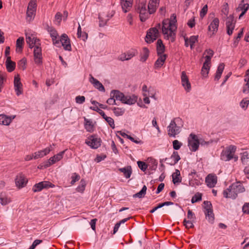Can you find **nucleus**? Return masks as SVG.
Wrapping results in <instances>:
<instances>
[{"label": "nucleus", "mask_w": 249, "mask_h": 249, "mask_svg": "<svg viewBox=\"0 0 249 249\" xmlns=\"http://www.w3.org/2000/svg\"><path fill=\"white\" fill-rule=\"evenodd\" d=\"M14 84L16 94L19 96L22 93V85L20 82V79L18 75L15 76Z\"/></svg>", "instance_id": "nucleus-10"}, {"label": "nucleus", "mask_w": 249, "mask_h": 249, "mask_svg": "<svg viewBox=\"0 0 249 249\" xmlns=\"http://www.w3.org/2000/svg\"><path fill=\"white\" fill-rule=\"evenodd\" d=\"M223 196L226 198H231L235 199L237 196V193L234 191V189L231 188L230 185L228 188L223 191Z\"/></svg>", "instance_id": "nucleus-14"}, {"label": "nucleus", "mask_w": 249, "mask_h": 249, "mask_svg": "<svg viewBox=\"0 0 249 249\" xmlns=\"http://www.w3.org/2000/svg\"><path fill=\"white\" fill-rule=\"evenodd\" d=\"M60 44L63 47L65 50L70 51L71 50V45L70 43V40L68 37V36L63 34L61 35L60 38Z\"/></svg>", "instance_id": "nucleus-8"}, {"label": "nucleus", "mask_w": 249, "mask_h": 249, "mask_svg": "<svg viewBox=\"0 0 249 249\" xmlns=\"http://www.w3.org/2000/svg\"><path fill=\"white\" fill-rule=\"evenodd\" d=\"M208 11V6L205 5L203 6L200 12V16L203 18L207 14Z\"/></svg>", "instance_id": "nucleus-57"}, {"label": "nucleus", "mask_w": 249, "mask_h": 249, "mask_svg": "<svg viewBox=\"0 0 249 249\" xmlns=\"http://www.w3.org/2000/svg\"><path fill=\"white\" fill-rule=\"evenodd\" d=\"M160 27V23H158L156 27L151 28L147 32L145 37V41L148 43H151L155 40L159 36V30L157 28Z\"/></svg>", "instance_id": "nucleus-3"}, {"label": "nucleus", "mask_w": 249, "mask_h": 249, "mask_svg": "<svg viewBox=\"0 0 249 249\" xmlns=\"http://www.w3.org/2000/svg\"><path fill=\"white\" fill-rule=\"evenodd\" d=\"M26 59L23 58L18 63V66L20 69L24 70L26 69Z\"/></svg>", "instance_id": "nucleus-44"}, {"label": "nucleus", "mask_w": 249, "mask_h": 249, "mask_svg": "<svg viewBox=\"0 0 249 249\" xmlns=\"http://www.w3.org/2000/svg\"><path fill=\"white\" fill-rule=\"evenodd\" d=\"M236 147L231 145L227 147L226 150L223 151L221 154V159L224 161H229L233 158L234 154L236 151Z\"/></svg>", "instance_id": "nucleus-5"}, {"label": "nucleus", "mask_w": 249, "mask_h": 249, "mask_svg": "<svg viewBox=\"0 0 249 249\" xmlns=\"http://www.w3.org/2000/svg\"><path fill=\"white\" fill-rule=\"evenodd\" d=\"M180 176V171L178 169H176L175 172L172 176L174 184H176V183L181 182V178H179Z\"/></svg>", "instance_id": "nucleus-30"}, {"label": "nucleus", "mask_w": 249, "mask_h": 249, "mask_svg": "<svg viewBox=\"0 0 249 249\" xmlns=\"http://www.w3.org/2000/svg\"><path fill=\"white\" fill-rule=\"evenodd\" d=\"M169 23L168 20L167 19L163 20L162 31L163 34H167L169 29Z\"/></svg>", "instance_id": "nucleus-37"}, {"label": "nucleus", "mask_w": 249, "mask_h": 249, "mask_svg": "<svg viewBox=\"0 0 249 249\" xmlns=\"http://www.w3.org/2000/svg\"><path fill=\"white\" fill-rule=\"evenodd\" d=\"M137 97L135 95L125 96L124 94V97H122L121 102L123 104L131 105L134 104L137 102Z\"/></svg>", "instance_id": "nucleus-16"}, {"label": "nucleus", "mask_w": 249, "mask_h": 249, "mask_svg": "<svg viewBox=\"0 0 249 249\" xmlns=\"http://www.w3.org/2000/svg\"><path fill=\"white\" fill-rule=\"evenodd\" d=\"M235 21H234V17L233 15H230L227 18V21L226 22V26L229 25H235Z\"/></svg>", "instance_id": "nucleus-48"}, {"label": "nucleus", "mask_w": 249, "mask_h": 249, "mask_svg": "<svg viewBox=\"0 0 249 249\" xmlns=\"http://www.w3.org/2000/svg\"><path fill=\"white\" fill-rule=\"evenodd\" d=\"M183 225L185 226L186 228L190 229L194 227V224L191 220H187L186 219H184L183 220Z\"/></svg>", "instance_id": "nucleus-51"}, {"label": "nucleus", "mask_w": 249, "mask_h": 249, "mask_svg": "<svg viewBox=\"0 0 249 249\" xmlns=\"http://www.w3.org/2000/svg\"><path fill=\"white\" fill-rule=\"evenodd\" d=\"M39 45H36L34 50L35 62L37 65H41L42 64V50Z\"/></svg>", "instance_id": "nucleus-7"}, {"label": "nucleus", "mask_w": 249, "mask_h": 249, "mask_svg": "<svg viewBox=\"0 0 249 249\" xmlns=\"http://www.w3.org/2000/svg\"><path fill=\"white\" fill-rule=\"evenodd\" d=\"M36 11H34L33 10H27L26 12V19L29 22H30L32 20H33L34 18L35 13Z\"/></svg>", "instance_id": "nucleus-35"}, {"label": "nucleus", "mask_w": 249, "mask_h": 249, "mask_svg": "<svg viewBox=\"0 0 249 249\" xmlns=\"http://www.w3.org/2000/svg\"><path fill=\"white\" fill-rule=\"evenodd\" d=\"M137 164L139 168L142 171H145L148 167L147 164L145 162L142 161H137Z\"/></svg>", "instance_id": "nucleus-47"}, {"label": "nucleus", "mask_w": 249, "mask_h": 249, "mask_svg": "<svg viewBox=\"0 0 249 249\" xmlns=\"http://www.w3.org/2000/svg\"><path fill=\"white\" fill-rule=\"evenodd\" d=\"M177 22V19H176V16L175 14H173L172 15L170 18V20L169 21V28H173L175 27V29H177V27L176 26L175 23Z\"/></svg>", "instance_id": "nucleus-39"}, {"label": "nucleus", "mask_w": 249, "mask_h": 249, "mask_svg": "<svg viewBox=\"0 0 249 249\" xmlns=\"http://www.w3.org/2000/svg\"><path fill=\"white\" fill-rule=\"evenodd\" d=\"M235 27V25H232L231 26H226L227 28V33L229 35L231 36L232 35L233 30H234Z\"/></svg>", "instance_id": "nucleus-60"}, {"label": "nucleus", "mask_w": 249, "mask_h": 249, "mask_svg": "<svg viewBox=\"0 0 249 249\" xmlns=\"http://www.w3.org/2000/svg\"><path fill=\"white\" fill-rule=\"evenodd\" d=\"M217 178L215 175L209 174L205 178V182L210 188H213L217 183Z\"/></svg>", "instance_id": "nucleus-12"}, {"label": "nucleus", "mask_w": 249, "mask_h": 249, "mask_svg": "<svg viewBox=\"0 0 249 249\" xmlns=\"http://www.w3.org/2000/svg\"><path fill=\"white\" fill-rule=\"evenodd\" d=\"M80 178V177L79 175L76 173H74L73 175L71 177L72 180L71 181V184H73L75 182L79 180Z\"/></svg>", "instance_id": "nucleus-59"}, {"label": "nucleus", "mask_w": 249, "mask_h": 249, "mask_svg": "<svg viewBox=\"0 0 249 249\" xmlns=\"http://www.w3.org/2000/svg\"><path fill=\"white\" fill-rule=\"evenodd\" d=\"M111 97H114L115 100L121 101L124 97V93L118 90H112L110 93Z\"/></svg>", "instance_id": "nucleus-27"}, {"label": "nucleus", "mask_w": 249, "mask_h": 249, "mask_svg": "<svg viewBox=\"0 0 249 249\" xmlns=\"http://www.w3.org/2000/svg\"><path fill=\"white\" fill-rule=\"evenodd\" d=\"M86 185V181L84 179H82L80 181V185L77 187L76 190L79 192H83L85 190Z\"/></svg>", "instance_id": "nucleus-43"}, {"label": "nucleus", "mask_w": 249, "mask_h": 249, "mask_svg": "<svg viewBox=\"0 0 249 249\" xmlns=\"http://www.w3.org/2000/svg\"><path fill=\"white\" fill-rule=\"evenodd\" d=\"M54 185L49 181H43L38 183L35 184L32 188L34 192H38L41 191L43 189H47L49 188H53Z\"/></svg>", "instance_id": "nucleus-6"}, {"label": "nucleus", "mask_w": 249, "mask_h": 249, "mask_svg": "<svg viewBox=\"0 0 249 249\" xmlns=\"http://www.w3.org/2000/svg\"><path fill=\"white\" fill-rule=\"evenodd\" d=\"M203 204L204 205V209L205 210L204 212L210 211L213 210L212 205L210 201H204Z\"/></svg>", "instance_id": "nucleus-50"}, {"label": "nucleus", "mask_w": 249, "mask_h": 249, "mask_svg": "<svg viewBox=\"0 0 249 249\" xmlns=\"http://www.w3.org/2000/svg\"><path fill=\"white\" fill-rule=\"evenodd\" d=\"M242 211L244 213L249 214V203H246L242 207Z\"/></svg>", "instance_id": "nucleus-63"}, {"label": "nucleus", "mask_w": 249, "mask_h": 249, "mask_svg": "<svg viewBox=\"0 0 249 249\" xmlns=\"http://www.w3.org/2000/svg\"><path fill=\"white\" fill-rule=\"evenodd\" d=\"M225 65L224 63H220L217 68L216 72L214 77V79L215 80H218L221 76V74L223 71V70L224 69Z\"/></svg>", "instance_id": "nucleus-29"}, {"label": "nucleus", "mask_w": 249, "mask_h": 249, "mask_svg": "<svg viewBox=\"0 0 249 249\" xmlns=\"http://www.w3.org/2000/svg\"><path fill=\"white\" fill-rule=\"evenodd\" d=\"M65 153V151L60 152L58 154L54 155L53 157L50 158L48 160L49 164H47V166H50L53 164H54L56 161H59L63 158V156Z\"/></svg>", "instance_id": "nucleus-22"}, {"label": "nucleus", "mask_w": 249, "mask_h": 249, "mask_svg": "<svg viewBox=\"0 0 249 249\" xmlns=\"http://www.w3.org/2000/svg\"><path fill=\"white\" fill-rule=\"evenodd\" d=\"M24 42V38L23 37H19L16 41V46L17 48H22V44Z\"/></svg>", "instance_id": "nucleus-55"}, {"label": "nucleus", "mask_w": 249, "mask_h": 249, "mask_svg": "<svg viewBox=\"0 0 249 249\" xmlns=\"http://www.w3.org/2000/svg\"><path fill=\"white\" fill-rule=\"evenodd\" d=\"M26 40L27 44H29V47L32 48L36 45H40L38 43L39 39L33 35H26Z\"/></svg>", "instance_id": "nucleus-11"}, {"label": "nucleus", "mask_w": 249, "mask_h": 249, "mask_svg": "<svg viewBox=\"0 0 249 249\" xmlns=\"http://www.w3.org/2000/svg\"><path fill=\"white\" fill-rule=\"evenodd\" d=\"M85 128L88 132H92L94 131V125L90 120L84 118Z\"/></svg>", "instance_id": "nucleus-28"}, {"label": "nucleus", "mask_w": 249, "mask_h": 249, "mask_svg": "<svg viewBox=\"0 0 249 249\" xmlns=\"http://www.w3.org/2000/svg\"><path fill=\"white\" fill-rule=\"evenodd\" d=\"M202 194L200 193H196L192 198L191 199V202L192 203H196V202H198L199 201L201 200L202 199Z\"/></svg>", "instance_id": "nucleus-42"}, {"label": "nucleus", "mask_w": 249, "mask_h": 249, "mask_svg": "<svg viewBox=\"0 0 249 249\" xmlns=\"http://www.w3.org/2000/svg\"><path fill=\"white\" fill-rule=\"evenodd\" d=\"M181 84L187 91H189L191 90V86L189 80H187L184 83H182Z\"/></svg>", "instance_id": "nucleus-54"}, {"label": "nucleus", "mask_w": 249, "mask_h": 249, "mask_svg": "<svg viewBox=\"0 0 249 249\" xmlns=\"http://www.w3.org/2000/svg\"><path fill=\"white\" fill-rule=\"evenodd\" d=\"M165 51V46L162 43V41L159 39L157 42V53L158 55H163V53Z\"/></svg>", "instance_id": "nucleus-26"}, {"label": "nucleus", "mask_w": 249, "mask_h": 249, "mask_svg": "<svg viewBox=\"0 0 249 249\" xmlns=\"http://www.w3.org/2000/svg\"><path fill=\"white\" fill-rule=\"evenodd\" d=\"M181 120L179 118H177L172 120L170 124L167 127L168 134L170 137H175L180 132L182 124L179 125Z\"/></svg>", "instance_id": "nucleus-1"}, {"label": "nucleus", "mask_w": 249, "mask_h": 249, "mask_svg": "<svg viewBox=\"0 0 249 249\" xmlns=\"http://www.w3.org/2000/svg\"><path fill=\"white\" fill-rule=\"evenodd\" d=\"M199 144L203 145V142H200L197 136L195 134L191 133L188 138V146L191 151L195 152L199 147Z\"/></svg>", "instance_id": "nucleus-4"}, {"label": "nucleus", "mask_w": 249, "mask_h": 249, "mask_svg": "<svg viewBox=\"0 0 249 249\" xmlns=\"http://www.w3.org/2000/svg\"><path fill=\"white\" fill-rule=\"evenodd\" d=\"M174 28H169L168 31H169V33L168 34V32L167 33V34H166L167 35L166 37L167 39H169V37H171V42H174L175 40L176 37V35L175 33L174 32Z\"/></svg>", "instance_id": "nucleus-40"}, {"label": "nucleus", "mask_w": 249, "mask_h": 249, "mask_svg": "<svg viewBox=\"0 0 249 249\" xmlns=\"http://www.w3.org/2000/svg\"><path fill=\"white\" fill-rule=\"evenodd\" d=\"M135 9L140 14V18L141 21H145L150 15L146 9V1L143 0L135 5Z\"/></svg>", "instance_id": "nucleus-2"}, {"label": "nucleus", "mask_w": 249, "mask_h": 249, "mask_svg": "<svg viewBox=\"0 0 249 249\" xmlns=\"http://www.w3.org/2000/svg\"><path fill=\"white\" fill-rule=\"evenodd\" d=\"M231 187L234 189V191L237 193V195L238 193H243L245 191V188L238 182L231 185Z\"/></svg>", "instance_id": "nucleus-31"}, {"label": "nucleus", "mask_w": 249, "mask_h": 249, "mask_svg": "<svg viewBox=\"0 0 249 249\" xmlns=\"http://www.w3.org/2000/svg\"><path fill=\"white\" fill-rule=\"evenodd\" d=\"M188 80H189V79L186 74V72L184 71H182L181 75V83H184L185 81H186Z\"/></svg>", "instance_id": "nucleus-64"}, {"label": "nucleus", "mask_w": 249, "mask_h": 249, "mask_svg": "<svg viewBox=\"0 0 249 249\" xmlns=\"http://www.w3.org/2000/svg\"><path fill=\"white\" fill-rule=\"evenodd\" d=\"M119 171L123 173L124 177L126 178H128L130 177L132 172V168L130 166L119 168Z\"/></svg>", "instance_id": "nucleus-25"}, {"label": "nucleus", "mask_w": 249, "mask_h": 249, "mask_svg": "<svg viewBox=\"0 0 249 249\" xmlns=\"http://www.w3.org/2000/svg\"><path fill=\"white\" fill-rule=\"evenodd\" d=\"M160 0H150L148 5V10L150 14L154 13L159 4Z\"/></svg>", "instance_id": "nucleus-17"}, {"label": "nucleus", "mask_w": 249, "mask_h": 249, "mask_svg": "<svg viewBox=\"0 0 249 249\" xmlns=\"http://www.w3.org/2000/svg\"><path fill=\"white\" fill-rule=\"evenodd\" d=\"M11 201L10 199L5 196L3 193L0 194V202L2 205H6Z\"/></svg>", "instance_id": "nucleus-38"}, {"label": "nucleus", "mask_w": 249, "mask_h": 249, "mask_svg": "<svg viewBox=\"0 0 249 249\" xmlns=\"http://www.w3.org/2000/svg\"><path fill=\"white\" fill-rule=\"evenodd\" d=\"M89 82L99 91L103 92L105 91V89L103 84L97 79L94 78L91 75H90Z\"/></svg>", "instance_id": "nucleus-15"}, {"label": "nucleus", "mask_w": 249, "mask_h": 249, "mask_svg": "<svg viewBox=\"0 0 249 249\" xmlns=\"http://www.w3.org/2000/svg\"><path fill=\"white\" fill-rule=\"evenodd\" d=\"M219 24V19L216 18H214L208 27L209 30L211 31L212 30V31H213V34H214L217 32L218 30Z\"/></svg>", "instance_id": "nucleus-23"}, {"label": "nucleus", "mask_w": 249, "mask_h": 249, "mask_svg": "<svg viewBox=\"0 0 249 249\" xmlns=\"http://www.w3.org/2000/svg\"><path fill=\"white\" fill-rule=\"evenodd\" d=\"M77 35L78 38H81L84 41L87 39L88 34L86 32L82 33L81 28L79 24L77 29Z\"/></svg>", "instance_id": "nucleus-33"}, {"label": "nucleus", "mask_w": 249, "mask_h": 249, "mask_svg": "<svg viewBox=\"0 0 249 249\" xmlns=\"http://www.w3.org/2000/svg\"><path fill=\"white\" fill-rule=\"evenodd\" d=\"M85 101V97L84 96H77L75 98V102L77 104H82Z\"/></svg>", "instance_id": "nucleus-56"}, {"label": "nucleus", "mask_w": 249, "mask_h": 249, "mask_svg": "<svg viewBox=\"0 0 249 249\" xmlns=\"http://www.w3.org/2000/svg\"><path fill=\"white\" fill-rule=\"evenodd\" d=\"M149 51L147 48H143L142 53H141L140 60L142 62H145L149 56Z\"/></svg>", "instance_id": "nucleus-32"}, {"label": "nucleus", "mask_w": 249, "mask_h": 249, "mask_svg": "<svg viewBox=\"0 0 249 249\" xmlns=\"http://www.w3.org/2000/svg\"><path fill=\"white\" fill-rule=\"evenodd\" d=\"M101 140L97 138H93L90 141H86V143L92 148L97 149L101 145Z\"/></svg>", "instance_id": "nucleus-21"}, {"label": "nucleus", "mask_w": 249, "mask_h": 249, "mask_svg": "<svg viewBox=\"0 0 249 249\" xmlns=\"http://www.w3.org/2000/svg\"><path fill=\"white\" fill-rule=\"evenodd\" d=\"M16 63L11 59L10 56H7L5 66L7 71L9 72L13 71L16 68Z\"/></svg>", "instance_id": "nucleus-19"}, {"label": "nucleus", "mask_w": 249, "mask_h": 249, "mask_svg": "<svg viewBox=\"0 0 249 249\" xmlns=\"http://www.w3.org/2000/svg\"><path fill=\"white\" fill-rule=\"evenodd\" d=\"M90 108L93 110L96 111L98 112L103 117L105 116V112L100 108H99L97 107H91Z\"/></svg>", "instance_id": "nucleus-58"}, {"label": "nucleus", "mask_w": 249, "mask_h": 249, "mask_svg": "<svg viewBox=\"0 0 249 249\" xmlns=\"http://www.w3.org/2000/svg\"><path fill=\"white\" fill-rule=\"evenodd\" d=\"M181 145H182V143L180 142H179L178 140H176L173 142V148L176 150H178L179 149H180Z\"/></svg>", "instance_id": "nucleus-52"}, {"label": "nucleus", "mask_w": 249, "mask_h": 249, "mask_svg": "<svg viewBox=\"0 0 249 249\" xmlns=\"http://www.w3.org/2000/svg\"><path fill=\"white\" fill-rule=\"evenodd\" d=\"M28 182V180L24 175L22 173L19 174L17 175L16 178L15 179V183L16 186L19 188H21L24 187Z\"/></svg>", "instance_id": "nucleus-9"}, {"label": "nucleus", "mask_w": 249, "mask_h": 249, "mask_svg": "<svg viewBox=\"0 0 249 249\" xmlns=\"http://www.w3.org/2000/svg\"><path fill=\"white\" fill-rule=\"evenodd\" d=\"M36 0H31L29 3L27 9L36 11Z\"/></svg>", "instance_id": "nucleus-49"}, {"label": "nucleus", "mask_w": 249, "mask_h": 249, "mask_svg": "<svg viewBox=\"0 0 249 249\" xmlns=\"http://www.w3.org/2000/svg\"><path fill=\"white\" fill-rule=\"evenodd\" d=\"M49 32H50V34L51 37L55 38V37L58 36V33H57V31L54 29L51 28Z\"/></svg>", "instance_id": "nucleus-62"}, {"label": "nucleus", "mask_w": 249, "mask_h": 249, "mask_svg": "<svg viewBox=\"0 0 249 249\" xmlns=\"http://www.w3.org/2000/svg\"><path fill=\"white\" fill-rule=\"evenodd\" d=\"M146 190L147 187L145 185H144L140 192L133 195V197L142 198L144 197L146 194Z\"/></svg>", "instance_id": "nucleus-34"}, {"label": "nucleus", "mask_w": 249, "mask_h": 249, "mask_svg": "<svg viewBox=\"0 0 249 249\" xmlns=\"http://www.w3.org/2000/svg\"><path fill=\"white\" fill-rule=\"evenodd\" d=\"M126 57L127 60L130 59L132 57H133L135 55V50H132L127 52L126 53Z\"/></svg>", "instance_id": "nucleus-61"}, {"label": "nucleus", "mask_w": 249, "mask_h": 249, "mask_svg": "<svg viewBox=\"0 0 249 249\" xmlns=\"http://www.w3.org/2000/svg\"><path fill=\"white\" fill-rule=\"evenodd\" d=\"M210 66H211L207 65V66L204 67V64H203L201 69V74L203 77H206L207 76L208 74L209 73Z\"/></svg>", "instance_id": "nucleus-45"}, {"label": "nucleus", "mask_w": 249, "mask_h": 249, "mask_svg": "<svg viewBox=\"0 0 249 249\" xmlns=\"http://www.w3.org/2000/svg\"><path fill=\"white\" fill-rule=\"evenodd\" d=\"M206 218L208 219L210 222L213 223L214 219V214L213 211L211 210L210 211L204 212Z\"/></svg>", "instance_id": "nucleus-36"}, {"label": "nucleus", "mask_w": 249, "mask_h": 249, "mask_svg": "<svg viewBox=\"0 0 249 249\" xmlns=\"http://www.w3.org/2000/svg\"><path fill=\"white\" fill-rule=\"evenodd\" d=\"M16 117V115L7 116L3 114H0V124L9 125L12 120Z\"/></svg>", "instance_id": "nucleus-13"}, {"label": "nucleus", "mask_w": 249, "mask_h": 249, "mask_svg": "<svg viewBox=\"0 0 249 249\" xmlns=\"http://www.w3.org/2000/svg\"><path fill=\"white\" fill-rule=\"evenodd\" d=\"M244 0L241 1V3L239 4L238 8H240L242 11H245L247 9V11L249 8V4L244 3Z\"/></svg>", "instance_id": "nucleus-53"}, {"label": "nucleus", "mask_w": 249, "mask_h": 249, "mask_svg": "<svg viewBox=\"0 0 249 249\" xmlns=\"http://www.w3.org/2000/svg\"><path fill=\"white\" fill-rule=\"evenodd\" d=\"M133 0H121L120 3L123 11L124 13L129 11L132 6Z\"/></svg>", "instance_id": "nucleus-18"}, {"label": "nucleus", "mask_w": 249, "mask_h": 249, "mask_svg": "<svg viewBox=\"0 0 249 249\" xmlns=\"http://www.w3.org/2000/svg\"><path fill=\"white\" fill-rule=\"evenodd\" d=\"M112 110L113 111V113L116 116L123 115L125 111V109L124 108H121L116 107H114L112 109Z\"/></svg>", "instance_id": "nucleus-41"}, {"label": "nucleus", "mask_w": 249, "mask_h": 249, "mask_svg": "<svg viewBox=\"0 0 249 249\" xmlns=\"http://www.w3.org/2000/svg\"><path fill=\"white\" fill-rule=\"evenodd\" d=\"M158 56L159 58L156 61L154 64V67L155 68H160L163 65L167 57V55L165 54Z\"/></svg>", "instance_id": "nucleus-24"}, {"label": "nucleus", "mask_w": 249, "mask_h": 249, "mask_svg": "<svg viewBox=\"0 0 249 249\" xmlns=\"http://www.w3.org/2000/svg\"><path fill=\"white\" fill-rule=\"evenodd\" d=\"M103 118L108 123V124L111 128H115L114 121L112 118L107 117L106 115H105V116Z\"/></svg>", "instance_id": "nucleus-46"}, {"label": "nucleus", "mask_w": 249, "mask_h": 249, "mask_svg": "<svg viewBox=\"0 0 249 249\" xmlns=\"http://www.w3.org/2000/svg\"><path fill=\"white\" fill-rule=\"evenodd\" d=\"M180 159V156L177 151H174L172 155L170 158H165V160H173V161L168 162V164L171 165H174L176 164Z\"/></svg>", "instance_id": "nucleus-20"}]
</instances>
